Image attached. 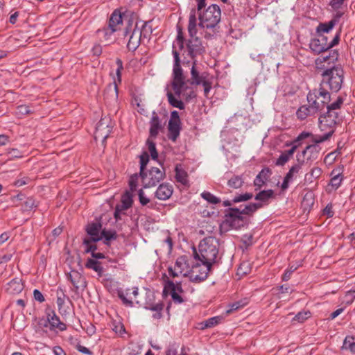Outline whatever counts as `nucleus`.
Returning a JSON list of instances; mask_svg holds the SVG:
<instances>
[{"mask_svg": "<svg viewBox=\"0 0 355 355\" xmlns=\"http://www.w3.org/2000/svg\"><path fill=\"white\" fill-rule=\"evenodd\" d=\"M173 64L172 71L171 87L175 95L182 96L186 102H190L197 96L196 87L207 79L205 72L200 73L197 66V61H193L190 69L191 77L187 78L181 66L180 53L175 44L172 46Z\"/></svg>", "mask_w": 355, "mask_h": 355, "instance_id": "1", "label": "nucleus"}, {"mask_svg": "<svg viewBox=\"0 0 355 355\" xmlns=\"http://www.w3.org/2000/svg\"><path fill=\"white\" fill-rule=\"evenodd\" d=\"M263 207L262 203H250L243 209L237 207H229L224 211V220L221 226L229 229L240 230L248 225L250 218L246 216H252L255 211Z\"/></svg>", "mask_w": 355, "mask_h": 355, "instance_id": "2", "label": "nucleus"}, {"mask_svg": "<svg viewBox=\"0 0 355 355\" xmlns=\"http://www.w3.org/2000/svg\"><path fill=\"white\" fill-rule=\"evenodd\" d=\"M175 42L178 46L177 50L180 53V51L182 52L183 59L181 60V63L183 64H189L193 61H197L196 58L202 55L205 51L199 37H193L185 40L181 28H178Z\"/></svg>", "mask_w": 355, "mask_h": 355, "instance_id": "3", "label": "nucleus"}, {"mask_svg": "<svg viewBox=\"0 0 355 355\" xmlns=\"http://www.w3.org/2000/svg\"><path fill=\"white\" fill-rule=\"evenodd\" d=\"M152 32L147 22H144L141 27L139 26L138 20L135 17H130L124 30V35H130L127 48L129 51H135L140 45L141 37H147Z\"/></svg>", "mask_w": 355, "mask_h": 355, "instance_id": "4", "label": "nucleus"}, {"mask_svg": "<svg viewBox=\"0 0 355 355\" xmlns=\"http://www.w3.org/2000/svg\"><path fill=\"white\" fill-rule=\"evenodd\" d=\"M219 241L214 236H208L203 239L199 245L198 252L193 249L194 258L200 261L211 263L212 264L217 262V256L218 254Z\"/></svg>", "mask_w": 355, "mask_h": 355, "instance_id": "5", "label": "nucleus"}, {"mask_svg": "<svg viewBox=\"0 0 355 355\" xmlns=\"http://www.w3.org/2000/svg\"><path fill=\"white\" fill-rule=\"evenodd\" d=\"M322 81L320 87H328L331 92H337L342 87L344 78V71L340 66H334L325 69L322 73Z\"/></svg>", "mask_w": 355, "mask_h": 355, "instance_id": "6", "label": "nucleus"}, {"mask_svg": "<svg viewBox=\"0 0 355 355\" xmlns=\"http://www.w3.org/2000/svg\"><path fill=\"white\" fill-rule=\"evenodd\" d=\"M221 11L216 4L209 6L203 12L198 13V26L207 29H214L220 21Z\"/></svg>", "mask_w": 355, "mask_h": 355, "instance_id": "7", "label": "nucleus"}, {"mask_svg": "<svg viewBox=\"0 0 355 355\" xmlns=\"http://www.w3.org/2000/svg\"><path fill=\"white\" fill-rule=\"evenodd\" d=\"M307 101L309 104L313 107V102L315 103V106H318L317 113L321 112L325 107L327 108V104L331 101V94L327 88L320 87L318 89H314L310 91L307 94Z\"/></svg>", "mask_w": 355, "mask_h": 355, "instance_id": "8", "label": "nucleus"}, {"mask_svg": "<svg viewBox=\"0 0 355 355\" xmlns=\"http://www.w3.org/2000/svg\"><path fill=\"white\" fill-rule=\"evenodd\" d=\"M161 167L162 168L151 167L150 169L145 171L144 174H140L144 188L154 187L165 178V169L163 166Z\"/></svg>", "mask_w": 355, "mask_h": 355, "instance_id": "9", "label": "nucleus"}, {"mask_svg": "<svg viewBox=\"0 0 355 355\" xmlns=\"http://www.w3.org/2000/svg\"><path fill=\"white\" fill-rule=\"evenodd\" d=\"M122 23L123 15L120 11L115 10L110 17L108 26L98 30L97 32L103 36L105 41L110 42L112 40V35L120 28Z\"/></svg>", "mask_w": 355, "mask_h": 355, "instance_id": "10", "label": "nucleus"}, {"mask_svg": "<svg viewBox=\"0 0 355 355\" xmlns=\"http://www.w3.org/2000/svg\"><path fill=\"white\" fill-rule=\"evenodd\" d=\"M116 80L114 79L113 84L108 85L104 91V99L109 103L116 102L118 98L117 84L121 83V72L123 69V62L120 58H116Z\"/></svg>", "mask_w": 355, "mask_h": 355, "instance_id": "11", "label": "nucleus"}, {"mask_svg": "<svg viewBox=\"0 0 355 355\" xmlns=\"http://www.w3.org/2000/svg\"><path fill=\"white\" fill-rule=\"evenodd\" d=\"M200 262L201 264L197 263L194 265L189 272V278L192 282H200L205 280L211 271L212 263H205V261Z\"/></svg>", "mask_w": 355, "mask_h": 355, "instance_id": "12", "label": "nucleus"}, {"mask_svg": "<svg viewBox=\"0 0 355 355\" xmlns=\"http://www.w3.org/2000/svg\"><path fill=\"white\" fill-rule=\"evenodd\" d=\"M341 28L336 33L333 40L331 41L330 46H324L321 43L318 37L313 38L311 40L309 43V48L311 51L316 55H319L322 53L326 52L331 49L334 46L338 44L340 41Z\"/></svg>", "mask_w": 355, "mask_h": 355, "instance_id": "13", "label": "nucleus"}, {"mask_svg": "<svg viewBox=\"0 0 355 355\" xmlns=\"http://www.w3.org/2000/svg\"><path fill=\"white\" fill-rule=\"evenodd\" d=\"M188 268L189 266L187 261V257L181 256L176 259L173 267L168 268V272L169 275L172 277H179L180 275H182L183 277H186L188 276Z\"/></svg>", "mask_w": 355, "mask_h": 355, "instance_id": "14", "label": "nucleus"}, {"mask_svg": "<svg viewBox=\"0 0 355 355\" xmlns=\"http://www.w3.org/2000/svg\"><path fill=\"white\" fill-rule=\"evenodd\" d=\"M47 322L49 323V330L52 331H64L67 329V325L62 322L57 315L55 311L47 308L45 311Z\"/></svg>", "mask_w": 355, "mask_h": 355, "instance_id": "15", "label": "nucleus"}, {"mask_svg": "<svg viewBox=\"0 0 355 355\" xmlns=\"http://www.w3.org/2000/svg\"><path fill=\"white\" fill-rule=\"evenodd\" d=\"M102 225L100 223H89L87 228V233L90 236L89 238H85L83 240V244H88L89 242H97L102 239L101 232Z\"/></svg>", "mask_w": 355, "mask_h": 355, "instance_id": "16", "label": "nucleus"}, {"mask_svg": "<svg viewBox=\"0 0 355 355\" xmlns=\"http://www.w3.org/2000/svg\"><path fill=\"white\" fill-rule=\"evenodd\" d=\"M321 148L316 144L308 145L302 152L303 159L305 160V164H311L314 161L318 159Z\"/></svg>", "mask_w": 355, "mask_h": 355, "instance_id": "17", "label": "nucleus"}, {"mask_svg": "<svg viewBox=\"0 0 355 355\" xmlns=\"http://www.w3.org/2000/svg\"><path fill=\"white\" fill-rule=\"evenodd\" d=\"M110 118H102L98 121L96 127V135L95 137H101L103 140H105L112 130V127L110 125Z\"/></svg>", "mask_w": 355, "mask_h": 355, "instance_id": "18", "label": "nucleus"}, {"mask_svg": "<svg viewBox=\"0 0 355 355\" xmlns=\"http://www.w3.org/2000/svg\"><path fill=\"white\" fill-rule=\"evenodd\" d=\"M173 192V187L168 183H162L159 185L155 196L160 200H166L171 198Z\"/></svg>", "mask_w": 355, "mask_h": 355, "instance_id": "19", "label": "nucleus"}, {"mask_svg": "<svg viewBox=\"0 0 355 355\" xmlns=\"http://www.w3.org/2000/svg\"><path fill=\"white\" fill-rule=\"evenodd\" d=\"M163 129L161 120L155 112H153L150 121L149 137L156 138L159 132Z\"/></svg>", "mask_w": 355, "mask_h": 355, "instance_id": "20", "label": "nucleus"}, {"mask_svg": "<svg viewBox=\"0 0 355 355\" xmlns=\"http://www.w3.org/2000/svg\"><path fill=\"white\" fill-rule=\"evenodd\" d=\"M69 279L76 290H84L87 286L85 279L78 271L73 270L69 275Z\"/></svg>", "mask_w": 355, "mask_h": 355, "instance_id": "21", "label": "nucleus"}, {"mask_svg": "<svg viewBox=\"0 0 355 355\" xmlns=\"http://www.w3.org/2000/svg\"><path fill=\"white\" fill-rule=\"evenodd\" d=\"M315 101L313 102V107L311 106L310 104L309 105H302L298 108L296 112V115L297 118L300 120L305 119L308 116L314 115L317 113V109H318V106H315Z\"/></svg>", "mask_w": 355, "mask_h": 355, "instance_id": "22", "label": "nucleus"}, {"mask_svg": "<svg viewBox=\"0 0 355 355\" xmlns=\"http://www.w3.org/2000/svg\"><path fill=\"white\" fill-rule=\"evenodd\" d=\"M320 122V128L322 130H325L327 128L329 130H334L336 124L338 123V121L334 119V118L329 117L325 114H320L319 117Z\"/></svg>", "mask_w": 355, "mask_h": 355, "instance_id": "23", "label": "nucleus"}, {"mask_svg": "<svg viewBox=\"0 0 355 355\" xmlns=\"http://www.w3.org/2000/svg\"><path fill=\"white\" fill-rule=\"evenodd\" d=\"M197 17L196 9L193 8L191 10L188 24V32L190 38L197 37Z\"/></svg>", "mask_w": 355, "mask_h": 355, "instance_id": "24", "label": "nucleus"}, {"mask_svg": "<svg viewBox=\"0 0 355 355\" xmlns=\"http://www.w3.org/2000/svg\"><path fill=\"white\" fill-rule=\"evenodd\" d=\"M271 173V170L269 168H263L254 180V186L257 187V189H260L266 184V182L268 180Z\"/></svg>", "mask_w": 355, "mask_h": 355, "instance_id": "25", "label": "nucleus"}, {"mask_svg": "<svg viewBox=\"0 0 355 355\" xmlns=\"http://www.w3.org/2000/svg\"><path fill=\"white\" fill-rule=\"evenodd\" d=\"M181 122H175L172 120L168 121V139L173 141H175L180 135L181 127Z\"/></svg>", "mask_w": 355, "mask_h": 355, "instance_id": "26", "label": "nucleus"}, {"mask_svg": "<svg viewBox=\"0 0 355 355\" xmlns=\"http://www.w3.org/2000/svg\"><path fill=\"white\" fill-rule=\"evenodd\" d=\"M24 288L21 279L19 278H14L7 284L6 291L12 295L19 293Z\"/></svg>", "mask_w": 355, "mask_h": 355, "instance_id": "27", "label": "nucleus"}, {"mask_svg": "<svg viewBox=\"0 0 355 355\" xmlns=\"http://www.w3.org/2000/svg\"><path fill=\"white\" fill-rule=\"evenodd\" d=\"M275 198L274 191L272 189L263 190L259 191L254 197L256 200L260 201L259 203L268 205L270 199Z\"/></svg>", "mask_w": 355, "mask_h": 355, "instance_id": "28", "label": "nucleus"}, {"mask_svg": "<svg viewBox=\"0 0 355 355\" xmlns=\"http://www.w3.org/2000/svg\"><path fill=\"white\" fill-rule=\"evenodd\" d=\"M145 308L150 311H155V313L153 315V318L155 319H160L162 317V311L164 309L163 302H158L153 304V302L148 301L146 302Z\"/></svg>", "mask_w": 355, "mask_h": 355, "instance_id": "29", "label": "nucleus"}, {"mask_svg": "<svg viewBox=\"0 0 355 355\" xmlns=\"http://www.w3.org/2000/svg\"><path fill=\"white\" fill-rule=\"evenodd\" d=\"M85 267L94 270L99 277H101L103 275V268L102 264L100 261L96 259H88L85 263Z\"/></svg>", "mask_w": 355, "mask_h": 355, "instance_id": "30", "label": "nucleus"}, {"mask_svg": "<svg viewBox=\"0 0 355 355\" xmlns=\"http://www.w3.org/2000/svg\"><path fill=\"white\" fill-rule=\"evenodd\" d=\"M168 101L169 104L173 107L178 108L180 110H184L185 108L184 103L182 101L180 100V97H178L175 94H172L171 92H168L166 94ZM182 98L181 96L180 98Z\"/></svg>", "mask_w": 355, "mask_h": 355, "instance_id": "31", "label": "nucleus"}, {"mask_svg": "<svg viewBox=\"0 0 355 355\" xmlns=\"http://www.w3.org/2000/svg\"><path fill=\"white\" fill-rule=\"evenodd\" d=\"M175 179L177 182L182 184L183 185H187L189 183L188 174L182 168L180 164H177L175 168Z\"/></svg>", "mask_w": 355, "mask_h": 355, "instance_id": "32", "label": "nucleus"}, {"mask_svg": "<svg viewBox=\"0 0 355 355\" xmlns=\"http://www.w3.org/2000/svg\"><path fill=\"white\" fill-rule=\"evenodd\" d=\"M297 164L293 165L286 173V177H287V178L292 180L293 176L300 172L302 166L305 164V160L301 159L300 155H297Z\"/></svg>", "mask_w": 355, "mask_h": 355, "instance_id": "33", "label": "nucleus"}, {"mask_svg": "<svg viewBox=\"0 0 355 355\" xmlns=\"http://www.w3.org/2000/svg\"><path fill=\"white\" fill-rule=\"evenodd\" d=\"M101 236L104 239L103 243L105 245H110L111 241H114L117 239L116 232L114 230L103 229L101 232Z\"/></svg>", "mask_w": 355, "mask_h": 355, "instance_id": "34", "label": "nucleus"}, {"mask_svg": "<svg viewBox=\"0 0 355 355\" xmlns=\"http://www.w3.org/2000/svg\"><path fill=\"white\" fill-rule=\"evenodd\" d=\"M322 173L321 168L319 167L313 168L311 171L304 176V182L306 183H312L314 180L318 178Z\"/></svg>", "mask_w": 355, "mask_h": 355, "instance_id": "35", "label": "nucleus"}, {"mask_svg": "<svg viewBox=\"0 0 355 355\" xmlns=\"http://www.w3.org/2000/svg\"><path fill=\"white\" fill-rule=\"evenodd\" d=\"M167 290L170 291V292L175 291L176 293H182L183 292L180 282H173L171 280L167 281L164 288V292H166Z\"/></svg>", "mask_w": 355, "mask_h": 355, "instance_id": "36", "label": "nucleus"}, {"mask_svg": "<svg viewBox=\"0 0 355 355\" xmlns=\"http://www.w3.org/2000/svg\"><path fill=\"white\" fill-rule=\"evenodd\" d=\"M354 339L353 336H347L343 341L342 349L349 350L352 354H355Z\"/></svg>", "mask_w": 355, "mask_h": 355, "instance_id": "37", "label": "nucleus"}, {"mask_svg": "<svg viewBox=\"0 0 355 355\" xmlns=\"http://www.w3.org/2000/svg\"><path fill=\"white\" fill-rule=\"evenodd\" d=\"M336 24L335 21L331 20L328 22L320 23L316 27L317 33H329Z\"/></svg>", "mask_w": 355, "mask_h": 355, "instance_id": "38", "label": "nucleus"}, {"mask_svg": "<svg viewBox=\"0 0 355 355\" xmlns=\"http://www.w3.org/2000/svg\"><path fill=\"white\" fill-rule=\"evenodd\" d=\"M244 183L243 178L240 175H233L227 182V185L232 189H239Z\"/></svg>", "mask_w": 355, "mask_h": 355, "instance_id": "39", "label": "nucleus"}, {"mask_svg": "<svg viewBox=\"0 0 355 355\" xmlns=\"http://www.w3.org/2000/svg\"><path fill=\"white\" fill-rule=\"evenodd\" d=\"M334 133V130H329L323 135H313L311 134L310 137H312V141L314 143L313 144L318 145V144L329 140Z\"/></svg>", "mask_w": 355, "mask_h": 355, "instance_id": "40", "label": "nucleus"}, {"mask_svg": "<svg viewBox=\"0 0 355 355\" xmlns=\"http://www.w3.org/2000/svg\"><path fill=\"white\" fill-rule=\"evenodd\" d=\"M338 52L337 51H331L329 54V55H326V56H323L322 55L321 57L318 58L317 60H316V62H320V63H322V62H334V61H336L338 58Z\"/></svg>", "mask_w": 355, "mask_h": 355, "instance_id": "41", "label": "nucleus"}, {"mask_svg": "<svg viewBox=\"0 0 355 355\" xmlns=\"http://www.w3.org/2000/svg\"><path fill=\"white\" fill-rule=\"evenodd\" d=\"M223 318L221 316H215L209 318L205 322L201 323V329H204L205 328H211L213 327L220 322Z\"/></svg>", "mask_w": 355, "mask_h": 355, "instance_id": "42", "label": "nucleus"}, {"mask_svg": "<svg viewBox=\"0 0 355 355\" xmlns=\"http://www.w3.org/2000/svg\"><path fill=\"white\" fill-rule=\"evenodd\" d=\"M132 195L128 191H126L121 197V204L119 205L122 209L127 210L132 206Z\"/></svg>", "mask_w": 355, "mask_h": 355, "instance_id": "43", "label": "nucleus"}, {"mask_svg": "<svg viewBox=\"0 0 355 355\" xmlns=\"http://www.w3.org/2000/svg\"><path fill=\"white\" fill-rule=\"evenodd\" d=\"M311 135V133L308 132H302L300 133L296 139H295L293 141H291L289 144H286V146H296V149L302 145V141L309 137Z\"/></svg>", "mask_w": 355, "mask_h": 355, "instance_id": "44", "label": "nucleus"}, {"mask_svg": "<svg viewBox=\"0 0 355 355\" xmlns=\"http://www.w3.org/2000/svg\"><path fill=\"white\" fill-rule=\"evenodd\" d=\"M152 139V137H149L146 141V144L148 146V148L150 153L152 159L156 160L158 157V153L156 149L155 143L153 141Z\"/></svg>", "mask_w": 355, "mask_h": 355, "instance_id": "45", "label": "nucleus"}, {"mask_svg": "<svg viewBox=\"0 0 355 355\" xmlns=\"http://www.w3.org/2000/svg\"><path fill=\"white\" fill-rule=\"evenodd\" d=\"M201 197L204 200H207L208 202L213 204V205H216L218 203H220L221 201L219 198L215 196L214 195H213L212 193H211L209 191L202 192L201 193Z\"/></svg>", "mask_w": 355, "mask_h": 355, "instance_id": "46", "label": "nucleus"}, {"mask_svg": "<svg viewBox=\"0 0 355 355\" xmlns=\"http://www.w3.org/2000/svg\"><path fill=\"white\" fill-rule=\"evenodd\" d=\"M149 162V155L146 152H144L140 155V170L139 174H144L146 171V167Z\"/></svg>", "mask_w": 355, "mask_h": 355, "instance_id": "47", "label": "nucleus"}, {"mask_svg": "<svg viewBox=\"0 0 355 355\" xmlns=\"http://www.w3.org/2000/svg\"><path fill=\"white\" fill-rule=\"evenodd\" d=\"M139 178H141L139 173H135L130 176L129 180V187L131 191H135L137 190Z\"/></svg>", "mask_w": 355, "mask_h": 355, "instance_id": "48", "label": "nucleus"}, {"mask_svg": "<svg viewBox=\"0 0 355 355\" xmlns=\"http://www.w3.org/2000/svg\"><path fill=\"white\" fill-rule=\"evenodd\" d=\"M166 355H187V354L184 352V347L181 348V353L178 354V346L173 344L168 347Z\"/></svg>", "mask_w": 355, "mask_h": 355, "instance_id": "49", "label": "nucleus"}, {"mask_svg": "<svg viewBox=\"0 0 355 355\" xmlns=\"http://www.w3.org/2000/svg\"><path fill=\"white\" fill-rule=\"evenodd\" d=\"M252 198L253 194L252 193H245L234 196L233 198V202L235 203H238L240 202H245L249 200H251Z\"/></svg>", "mask_w": 355, "mask_h": 355, "instance_id": "50", "label": "nucleus"}, {"mask_svg": "<svg viewBox=\"0 0 355 355\" xmlns=\"http://www.w3.org/2000/svg\"><path fill=\"white\" fill-rule=\"evenodd\" d=\"M311 317V312L309 311H300L293 318V320L298 322H303L304 320Z\"/></svg>", "mask_w": 355, "mask_h": 355, "instance_id": "51", "label": "nucleus"}, {"mask_svg": "<svg viewBox=\"0 0 355 355\" xmlns=\"http://www.w3.org/2000/svg\"><path fill=\"white\" fill-rule=\"evenodd\" d=\"M343 104V97L341 96H338L337 100L331 103V104H327V108H329L330 110H338L340 109L342 105Z\"/></svg>", "mask_w": 355, "mask_h": 355, "instance_id": "52", "label": "nucleus"}, {"mask_svg": "<svg viewBox=\"0 0 355 355\" xmlns=\"http://www.w3.org/2000/svg\"><path fill=\"white\" fill-rule=\"evenodd\" d=\"M138 197L139 202L142 206H146L150 203V199L145 195L142 189L138 191Z\"/></svg>", "mask_w": 355, "mask_h": 355, "instance_id": "53", "label": "nucleus"}, {"mask_svg": "<svg viewBox=\"0 0 355 355\" xmlns=\"http://www.w3.org/2000/svg\"><path fill=\"white\" fill-rule=\"evenodd\" d=\"M290 159L291 158L284 152H282L279 158L276 160L275 164L277 166H284Z\"/></svg>", "mask_w": 355, "mask_h": 355, "instance_id": "54", "label": "nucleus"}, {"mask_svg": "<svg viewBox=\"0 0 355 355\" xmlns=\"http://www.w3.org/2000/svg\"><path fill=\"white\" fill-rule=\"evenodd\" d=\"M341 182L342 178L340 177V174H338L331 178L330 184L334 189H336L340 187Z\"/></svg>", "mask_w": 355, "mask_h": 355, "instance_id": "55", "label": "nucleus"}, {"mask_svg": "<svg viewBox=\"0 0 355 355\" xmlns=\"http://www.w3.org/2000/svg\"><path fill=\"white\" fill-rule=\"evenodd\" d=\"M24 205L26 210H29L37 207L35 200L32 198H27L24 202Z\"/></svg>", "mask_w": 355, "mask_h": 355, "instance_id": "56", "label": "nucleus"}, {"mask_svg": "<svg viewBox=\"0 0 355 355\" xmlns=\"http://www.w3.org/2000/svg\"><path fill=\"white\" fill-rule=\"evenodd\" d=\"M200 85H202L204 90V95L208 96V94L211 89V83L207 78L203 81Z\"/></svg>", "mask_w": 355, "mask_h": 355, "instance_id": "57", "label": "nucleus"}, {"mask_svg": "<svg viewBox=\"0 0 355 355\" xmlns=\"http://www.w3.org/2000/svg\"><path fill=\"white\" fill-rule=\"evenodd\" d=\"M17 112L20 114H28L32 112L31 108L28 105H21L17 107Z\"/></svg>", "mask_w": 355, "mask_h": 355, "instance_id": "58", "label": "nucleus"}, {"mask_svg": "<svg viewBox=\"0 0 355 355\" xmlns=\"http://www.w3.org/2000/svg\"><path fill=\"white\" fill-rule=\"evenodd\" d=\"M244 306L241 302H236L230 305V309L226 311L227 314L231 313L234 311L239 310Z\"/></svg>", "mask_w": 355, "mask_h": 355, "instance_id": "59", "label": "nucleus"}, {"mask_svg": "<svg viewBox=\"0 0 355 355\" xmlns=\"http://www.w3.org/2000/svg\"><path fill=\"white\" fill-rule=\"evenodd\" d=\"M345 0H331L329 2V6L334 10H338L342 7L344 3Z\"/></svg>", "mask_w": 355, "mask_h": 355, "instance_id": "60", "label": "nucleus"}, {"mask_svg": "<svg viewBox=\"0 0 355 355\" xmlns=\"http://www.w3.org/2000/svg\"><path fill=\"white\" fill-rule=\"evenodd\" d=\"M323 214L326 215L328 218H331L334 211H333V206L331 204H328L323 209Z\"/></svg>", "mask_w": 355, "mask_h": 355, "instance_id": "61", "label": "nucleus"}, {"mask_svg": "<svg viewBox=\"0 0 355 355\" xmlns=\"http://www.w3.org/2000/svg\"><path fill=\"white\" fill-rule=\"evenodd\" d=\"M33 297L36 301H38L40 303L44 302V300H45V298H44L43 294L37 289L34 290Z\"/></svg>", "mask_w": 355, "mask_h": 355, "instance_id": "62", "label": "nucleus"}, {"mask_svg": "<svg viewBox=\"0 0 355 355\" xmlns=\"http://www.w3.org/2000/svg\"><path fill=\"white\" fill-rule=\"evenodd\" d=\"M170 293L172 300L175 303L181 304L184 302L183 298L179 295L180 293H176L175 291Z\"/></svg>", "mask_w": 355, "mask_h": 355, "instance_id": "63", "label": "nucleus"}, {"mask_svg": "<svg viewBox=\"0 0 355 355\" xmlns=\"http://www.w3.org/2000/svg\"><path fill=\"white\" fill-rule=\"evenodd\" d=\"M327 112H324V114L329 116V117L334 118V119L338 121V112L337 110H333L329 108H327Z\"/></svg>", "mask_w": 355, "mask_h": 355, "instance_id": "64", "label": "nucleus"}]
</instances>
